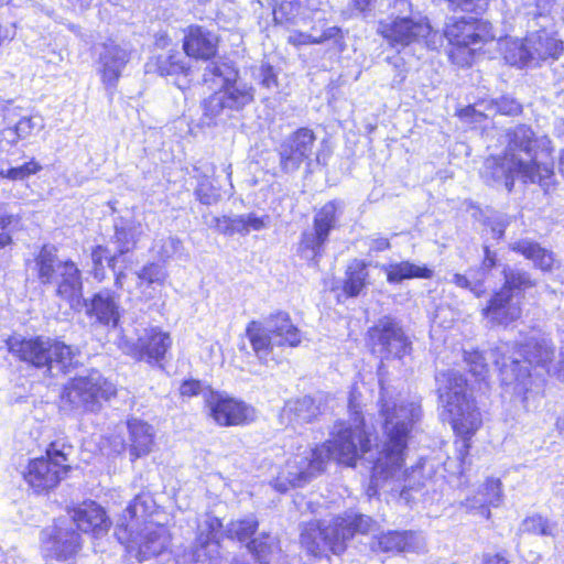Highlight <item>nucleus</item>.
<instances>
[{"instance_id": "nucleus-1", "label": "nucleus", "mask_w": 564, "mask_h": 564, "mask_svg": "<svg viewBox=\"0 0 564 564\" xmlns=\"http://www.w3.org/2000/svg\"><path fill=\"white\" fill-rule=\"evenodd\" d=\"M351 419L334 425L330 438L314 449L289 458L273 479L279 492L301 487L319 475L326 464L334 459L346 466H355L359 458L373 464L368 496L376 495L382 480L400 478L405 460L408 441L415 423L421 419V405L414 400L398 394L390 395L381 389L380 415L383 420V440L377 445V456L371 453L370 434L352 395L349 401Z\"/></svg>"}, {"instance_id": "nucleus-2", "label": "nucleus", "mask_w": 564, "mask_h": 564, "mask_svg": "<svg viewBox=\"0 0 564 564\" xmlns=\"http://www.w3.org/2000/svg\"><path fill=\"white\" fill-rule=\"evenodd\" d=\"M153 507L154 501L150 495H137L117 523L118 539L121 543L128 542V551L135 552V557L140 562L163 554L171 542V535L165 525L145 522Z\"/></svg>"}, {"instance_id": "nucleus-3", "label": "nucleus", "mask_w": 564, "mask_h": 564, "mask_svg": "<svg viewBox=\"0 0 564 564\" xmlns=\"http://www.w3.org/2000/svg\"><path fill=\"white\" fill-rule=\"evenodd\" d=\"M372 519L352 511L330 521H311L303 525L301 544L312 555L319 556L326 551L340 554L346 549V542L355 533H367L372 528Z\"/></svg>"}, {"instance_id": "nucleus-4", "label": "nucleus", "mask_w": 564, "mask_h": 564, "mask_svg": "<svg viewBox=\"0 0 564 564\" xmlns=\"http://www.w3.org/2000/svg\"><path fill=\"white\" fill-rule=\"evenodd\" d=\"M435 381L443 415L457 435L468 440L480 427L481 415L466 392V379L458 371L448 369L438 372Z\"/></svg>"}, {"instance_id": "nucleus-5", "label": "nucleus", "mask_w": 564, "mask_h": 564, "mask_svg": "<svg viewBox=\"0 0 564 564\" xmlns=\"http://www.w3.org/2000/svg\"><path fill=\"white\" fill-rule=\"evenodd\" d=\"M554 349L544 338H531L524 345V351H516L508 343H500L490 351L494 364L499 368L501 382L514 386V391L522 393L528 390L531 373L528 365L545 366L553 358Z\"/></svg>"}, {"instance_id": "nucleus-6", "label": "nucleus", "mask_w": 564, "mask_h": 564, "mask_svg": "<svg viewBox=\"0 0 564 564\" xmlns=\"http://www.w3.org/2000/svg\"><path fill=\"white\" fill-rule=\"evenodd\" d=\"M302 341L299 328L288 313L279 312L263 322L249 324V343L256 358L264 366L278 365L284 347H297Z\"/></svg>"}, {"instance_id": "nucleus-7", "label": "nucleus", "mask_w": 564, "mask_h": 564, "mask_svg": "<svg viewBox=\"0 0 564 564\" xmlns=\"http://www.w3.org/2000/svg\"><path fill=\"white\" fill-rule=\"evenodd\" d=\"M481 176L488 184L503 186L508 192L512 191L516 177L524 183H538L547 192L553 185L554 165L536 159L527 162L522 158H513L505 153L503 156L486 159Z\"/></svg>"}, {"instance_id": "nucleus-8", "label": "nucleus", "mask_w": 564, "mask_h": 564, "mask_svg": "<svg viewBox=\"0 0 564 564\" xmlns=\"http://www.w3.org/2000/svg\"><path fill=\"white\" fill-rule=\"evenodd\" d=\"M6 343L10 354L36 368L47 367L50 371L56 369L66 373L78 364L74 348L47 337L25 338L14 334Z\"/></svg>"}, {"instance_id": "nucleus-9", "label": "nucleus", "mask_w": 564, "mask_h": 564, "mask_svg": "<svg viewBox=\"0 0 564 564\" xmlns=\"http://www.w3.org/2000/svg\"><path fill=\"white\" fill-rule=\"evenodd\" d=\"M37 278L43 284H54L56 295L76 307L83 299L82 272L72 260H59L53 246H44L36 259Z\"/></svg>"}, {"instance_id": "nucleus-10", "label": "nucleus", "mask_w": 564, "mask_h": 564, "mask_svg": "<svg viewBox=\"0 0 564 564\" xmlns=\"http://www.w3.org/2000/svg\"><path fill=\"white\" fill-rule=\"evenodd\" d=\"M70 445L59 441L52 442L46 449V456L29 462L23 471L24 480L37 494L55 488L70 469Z\"/></svg>"}, {"instance_id": "nucleus-11", "label": "nucleus", "mask_w": 564, "mask_h": 564, "mask_svg": "<svg viewBox=\"0 0 564 564\" xmlns=\"http://www.w3.org/2000/svg\"><path fill=\"white\" fill-rule=\"evenodd\" d=\"M378 33L392 46H408L413 43L424 44L436 50L443 44V35L434 31L426 17L413 14L394 17L380 21Z\"/></svg>"}, {"instance_id": "nucleus-12", "label": "nucleus", "mask_w": 564, "mask_h": 564, "mask_svg": "<svg viewBox=\"0 0 564 564\" xmlns=\"http://www.w3.org/2000/svg\"><path fill=\"white\" fill-rule=\"evenodd\" d=\"M116 394V387L97 370L87 376L72 379L64 388L62 400L72 409L97 412L102 401H108Z\"/></svg>"}, {"instance_id": "nucleus-13", "label": "nucleus", "mask_w": 564, "mask_h": 564, "mask_svg": "<svg viewBox=\"0 0 564 564\" xmlns=\"http://www.w3.org/2000/svg\"><path fill=\"white\" fill-rule=\"evenodd\" d=\"M116 344L123 354L138 361H145L151 366H161V361L172 346V338L169 333L159 327H149L138 335L137 341L129 339L126 334L121 333Z\"/></svg>"}, {"instance_id": "nucleus-14", "label": "nucleus", "mask_w": 564, "mask_h": 564, "mask_svg": "<svg viewBox=\"0 0 564 564\" xmlns=\"http://www.w3.org/2000/svg\"><path fill=\"white\" fill-rule=\"evenodd\" d=\"M82 549V538L67 518L57 519L41 532V550L46 558L67 561Z\"/></svg>"}, {"instance_id": "nucleus-15", "label": "nucleus", "mask_w": 564, "mask_h": 564, "mask_svg": "<svg viewBox=\"0 0 564 564\" xmlns=\"http://www.w3.org/2000/svg\"><path fill=\"white\" fill-rule=\"evenodd\" d=\"M371 349L381 359H401L411 351V343L401 326L390 317L379 319L368 330Z\"/></svg>"}, {"instance_id": "nucleus-16", "label": "nucleus", "mask_w": 564, "mask_h": 564, "mask_svg": "<svg viewBox=\"0 0 564 564\" xmlns=\"http://www.w3.org/2000/svg\"><path fill=\"white\" fill-rule=\"evenodd\" d=\"M167 276L164 264L149 262L137 271L134 276H129L123 271L116 273L115 285L133 297L150 300L154 297L158 289L164 285Z\"/></svg>"}, {"instance_id": "nucleus-17", "label": "nucleus", "mask_w": 564, "mask_h": 564, "mask_svg": "<svg viewBox=\"0 0 564 564\" xmlns=\"http://www.w3.org/2000/svg\"><path fill=\"white\" fill-rule=\"evenodd\" d=\"M506 153L509 156L551 162L553 147L546 135L535 137L532 129L525 124L517 126L508 132V147Z\"/></svg>"}, {"instance_id": "nucleus-18", "label": "nucleus", "mask_w": 564, "mask_h": 564, "mask_svg": "<svg viewBox=\"0 0 564 564\" xmlns=\"http://www.w3.org/2000/svg\"><path fill=\"white\" fill-rule=\"evenodd\" d=\"M316 135L312 129L299 128L280 145V164L283 171H297L302 164L311 166L315 154Z\"/></svg>"}, {"instance_id": "nucleus-19", "label": "nucleus", "mask_w": 564, "mask_h": 564, "mask_svg": "<svg viewBox=\"0 0 564 564\" xmlns=\"http://www.w3.org/2000/svg\"><path fill=\"white\" fill-rule=\"evenodd\" d=\"M444 36L458 47L476 46L495 40L496 34L490 22L474 18L449 19Z\"/></svg>"}, {"instance_id": "nucleus-20", "label": "nucleus", "mask_w": 564, "mask_h": 564, "mask_svg": "<svg viewBox=\"0 0 564 564\" xmlns=\"http://www.w3.org/2000/svg\"><path fill=\"white\" fill-rule=\"evenodd\" d=\"M220 528L221 523L216 518H209L198 525L197 535L192 551L183 555V560L176 564H193L209 561L216 563L220 556Z\"/></svg>"}, {"instance_id": "nucleus-21", "label": "nucleus", "mask_w": 564, "mask_h": 564, "mask_svg": "<svg viewBox=\"0 0 564 564\" xmlns=\"http://www.w3.org/2000/svg\"><path fill=\"white\" fill-rule=\"evenodd\" d=\"M246 102L247 95L243 90H218L204 100L200 123L207 127L223 123L234 117V111L242 110Z\"/></svg>"}, {"instance_id": "nucleus-22", "label": "nucleus", "mask_w": 564, "mask_h": 564, "mask_svg": "<svg viewBox=\"0 0 564 564\" xmlns=\"http://www.w3.org/2000/svg\"><path fill=\"white\" fill-rule=\"evenodd\" d=\"M129 61L130 52L126 47L113 42L102 45L97 61V73L108 95L115 94Z\"/></svg>"}, {"instance_id": "nucleus-23", "label": "nucleus", "mask_w": 564, "mask_h": 564, "mask_svg": "<svg viewBox=\"0 0 564 564\" xmlns=\"http://www.w3.org/2000/svg\"><path fill=\"white\" fill-rule=\"evenodd\" d=\"M7 128L2 130L3 139L11 144L26 140L45 127L42 116L28 113L23 108L9 104L3 109Z\"/></svg>"}, {"instance_id": "nucleus-24", "label": "nucleus", "mask_w": 564, "mask_h": 564, "mask_svg": "<svg viewBox=\"0 0 564 564\" xmlns=\"http://www.w3.org/2000/svg\"><path fill=\"white\" fill-rule=\"evenodd\" d=\"M337 204L329 202L325 204L314 217V231L305 232L301 242L304 257L316 260L321 254L322 247L327 241L330 230L335 227Z\"/></svg>"}, {"instance_id": "nucleus-25", "label": "nucleus", "mask_w": 564, "mask_h": 564, "mask_svg": "<svg viewBox=\"0 0 564 564\" xmlns=\"http://www.w3.org/2000/svg\"><path fill=\"white\" fill-rule=\"evenodd\" d=\"M503 500L502 485L498 478H487L479 485L473 496L466 497L462 506L474 514L489 519L490 507H499Z\"/></svg>"}, {"instance_id": "nucleus-26", "label": "nucleus", "mask_w": 564, "mask_h": 564, "mask_svg": "<svg viewBox=\"0 0 564 564\" xmlns=\"http://www.w3.org/2000/svg\"><path fill=\"white\" fill-rule=\"evenodd\" d=\"M522 313L520 303L508 289H501L489 300L482 314L492 325L508 326L520 318Z\"/></svg>"}, {"instance_id": "nucleus-27", "label": "nucleus", "mask_w": 564, "mask_h": 564, "mask_svg": "<svg viewBox=\"0 0 564 564\" xmlns=\"http://www.w3.org/2000/svg\"><path fill=\"white\" fill-rule=\"evenodd\" d=\"M87 315L94 318L96 323L109 327L117 328L121 318L119 300L115 297L109 290L96 293L86 304Z\"/></svg>"}, {"instance_id": "nucleus-28", "label": "nucleus", "mask_w": 564, "mask_h": 564, "mask_svg": "<svg viewBox=\"0 0 564 564\" xmlns=\"http://www.w3.org/2000/svg\"><path fill=\"white\" fill-rule=\"evenodd\" d=\"M70 522L85 533L99 536L109 529V521L105 510L95 501H85L73 510Z\"/></svg>"}, {"instance_id": "nucleus-29", "label": "nucleus", "mask_w": 564, "mask_h": 564, "mask_svg": "<svg viewBox=\"0 0 564 564\" xmlns=\"http://www.w3.org/2000/svg\"><path fill=\"white\" fill-rule=\"evenodd\" d=\"M218 37L198 25H191L183 42V50L188 57L209 59L216 54Z\"/></svg>"}, {"instance_id": "nucleus-30", "label": "nucleus", "mask_w": 564, "mask_h": 564, "mask_svg": "<svg viewBox=\"0 0 564 564\" xmlns=\"http://www.w3.org/2000/svg\"><path fill=\"white\" fill-rule=\"evenodd\" d=\"M529 53L532 65L541 62L555 61L563 53V43L545 30L532 32L527 35Z\"/></svg>"}, {"instance_id": "nucleus-31", "label": "nucleus", "mask_w": 564, "mask_h": 564, "mask_svg": "<svg viewBox=\"0 0 564 564\" xmlns=\"http://www.w3.org/2000/svg\"><path fill=\"white\" fill-rule=\"evenodd\" d=\"M206 402L212 417L219 425H237L245 417L243 404L232 398L220 393H210Z\"/></svg>"}, {"instance_id": "nucleus-32", "label": "nucleus", "mask_w": 564, "mask_h": 564, "mask_svg": "<svg viewBox=\"0 0 564 564\" xmlns=\"http://www.w3.org/2000/svg\"><path fill=\"white\" fill-rule=\"evenodd\" d=\"M495 263V254L486 247L482 264L478 269L468 270L466 274L455 273L451 282L460 289L468 290L476 297H480L486 293V271L492 268Z\"/></svg>"}, {"instance_id": "nucleus-33", "label": "nucleus", "mask_w": 564, "mask_h": 564, "mask_svg": "<svg viewBox=\"0 0 564 564\" xmlns=\"http://www.w3.org/2000/svg\"><path fill=\"white\" fill-rule=\"evenodd\" d=\"M422 546L423 539L421 535L411 531H392L378 536L372 549L382 552H417Z\"/></svg>"}, {"instance_id": "nucleus-34", "label": "nucleus", "mask_w": 564, "mask_h": 564, "mask_svg": "<svg viewBox=\"0 0 564 564\" xmlns=\"http://www.w3.org/2000/svg\"><path fill=\"white\" fill-rule=\"evenodd\" d=\"M129 431V451L133 459L148 455L154 443L153 427L138 419L129 420L127 423Z\"/></svg>"}, {"instance_id": "nucleus-35", "label": "nucleus", "mask_w": 564, "mask_h": 564, "mask_svg": "<svg viewBox=\"0 0 564 564\" xmlns=\"http://www.w3.org/2000/svg\"><path fill=\"white\" fill-rule=\"evenodd\" d=\"M238 78V70L226 59H217L207 65L204 72V82L210 88H219L223 91H234L232 85Z\"/></svg>"}, {"instance_id": "nucleus-36", "label": "nucleus", "mask_w": 564, "mask_h": 564, "mask_svg": "<svg viewBox=\"0 0 564 564\" xmlns=\"http://www.w3.org/2000/svg\"><path fill=\"white\" fill-rule=\"evenodd\" d=\"M381 270L386 273L387 281L391 284L401 283L408 279H431L434 274V271L427 265L411 261L382 264Z\"/></svg>"}, {"instance_id": "nucleus-37", "label": "nucleus", "mask_w": 564, "mask_h": 564, "mask_svg": "<svg viewBox=\"0 0 564 564\" xmlns=\"http://www.w3.org/2000/svg\"><path fill=\"white\" fill-rule=\"evenodd\" d=\"M142 234V225L134 220L116 224L113 242L117 247V258L131 252L135 248Z\"/></svg>"}, {"instance_id": "nucleus-38", "label": "nucleus", "mask_w": 564, "mask_h": 564, "mask_svg": "<svg viewBox=\"0 0 564 564\" xmlns=\"http://www.w3.org/2000/svg\"><path fill=\"white\" fill-rule=\"evenodd\" d=\"M512 250L531 260L542 271H551L555 263L553 253L533 241L520 240L514 242Z\"/></svg>"}, {"instance_id": "nucleus-39", "label": "nucleus", "mask_w": 564, "mask_h": 564, "mask_svg": "<svg viewBox=\"0 0 564 564\" xmlns=\"http://www.w3.org/2000/svg\"><path fill=\"white\" fill-rule=\"evenodd\" d=\"M249 553L259 564H272L279 560L281 549L275 536L265 534L249 541Z\"/></svg>"}, {"instance_id": "nucleus-40", "label": "nucleus", "mask_w": 564, "mask_h": 564, "mask_svg": "<svg viewBox=\"0 0 564 564\" xmlns=\"http://www.w3.org/2000/svg\"><path fill=\"white\" fill-rule=\"evenodd\" d=\"M500 50L505 61L517 67L532 65V56L529 53L528 39L524 40L509 37L500 43Z\"/></svg>"}, {"instance_id": "nucleus-41", "label": "nucleus", "mask_w": 564, "mask_h": 564, "mask_svg": "<svg viewBox=\"0 0 564 564\" xmlns=\"http://www.w3.org/2000/svg\"><path fill=\"white\" fill-rule=\"evenodd\" d=\"M319 413L318 406L315 404L313 398L305 395L296 400L286 402L283 409V416L296 423H306L317 416Z\"/></svg>"}, {"instance_id": "nucleus-42", "label": "nucleus", "mask_w": 564, "mask_h": 564, "mask_svg": "<svg viewBox=\"0 0 564 564\" xmlns=\"http://www.w3.org/2000/svg\"><path fill=\"white\" fill-rule=\"evenodd\" d=\"M188 66L180 59L178 54H161L151 58L145 64V72L156 73L161 76L186 73Z\"/></svg>"}, {"instance_id": "nucleus-43", "label": "nucleus", "mask_w": 564, "mask_h": 564, "mask_svg": "<svg viewBox=\"0 0 564 564\" xmlns=\"http://www.w3.org/2000/svg\"><path fill=\"white\" fill-rule=\"evenodd\" d=\"M368 276L366 264L362 261L354 260L347 268V279L344 291L348 296H357L366 284Z\"/></svg>"}, {"instance_id": "nucleus-44", "label": "nucleus", "mask_w": 564, "mask_h": 564, "mask_svg": "<svg viewBox=\"0 0 564 564\" xmlns=\"http://www.w3.org/2000/svg\"><path fill=\"white\" fill-rule=\"evenodd\" d=\"M91 260L94 263V276L98 281H102L105 279V270H104V260H107L108 267L111 268L113 273H118L119 271H116V262H117V254L108 256L107 248L102 246H97L91 251Z\"/></svg>"}, {"instance_id": "nucleus-45", "label": "nucleus", "mask_w": 564, "mask_h": 564, "mask_svg": "<svg viewBox=\"0 0 564 564\" xmlns=\"http://www.w3.org/2000/svg\"><path fill=\"white\" fill-rule=\"evenodd\" d=\"M464 361L466 362L469 372L478 380H485L489 371L486 357L478 350L464 349Z\"/></svg>"}, {"instance_id": "nucleus-46", "label": "nucleus", "mask_w": 564, "mask_h": 564, "mask_svg": "<svg viewBox=\"0 0 564 564\" xmlns=\"http://www.w3.org/2000/svg\"><path fill=\"white\" fill-rule=\"evenodd\" d=\"M41 169V165L36 161L31 160L21 166L10 167L7 170L0 169V177L11 181H23L30 175L37 173Z\"/></svg>"}, {"instance_id": "nucleus-47", "label": "nucleus", "mask_w": 564, "mask_h": 564, "mask_svg": "<svg viewBox=\"0 0 564 564\" xmlns=\"http://www.w3.org/2000/svg\"><path fill=\"white\" fill-rule=\"evenodd\" d=\"M522 532L539 534V535H553V527L549 521L541 516L534 514L525 518L520 527Z\"/></svg>"}, {"instance_id": "nucleus-48", "label": "nucleus", "mask_w": 564, "mask_h": 564, "mask_svg": "<svg viewBox=\"0 0 564 564\" xmlns=\"http://www.w3.org/2000/svg\"><path fill=\"white\" fill-rule=\"evenodd\" d=\"M505 285L501 289H508L512 294L514 290L523 291L534 285L533 281L527 272H505Z\"/></svg>"}, {"instance_id": "nucleus-49", "label": "nucleus", "mask_w": 564, "mask_h": 564, "mask_svg": "<svg viewBox=\"0 0 564 564\" xmlns=\"http://www.w3.org/2000/svg\"><path fill=\"white\" fill-rule=\"evenodd\" d=\"M216 229L225 235H234L247 228V220L243 217H215L213 219Z\"/></svg>"}, {"instance_id": "nucleus-50", "label": "nucleus", "mask_w": 564, "mask_h": 564, "mask_svg": "<svg viewBox=\"0 0 564 564\" xmlns=\"http://www.w3.org/2000/svg\"><path fill=\"white\" fill-rule=\"evenodd\" d=\"M195 194L199 202L205 205H212L219 198V193L215 189L208 180L202 181L195 189Z\"/></svg>"}, {"instance_id": "nucleus-51", "label": "nucleus", "mask_w": 564, "mask_h": 564, "mask_svg": "<svg viewBox=\"0 0 564 564\" xmlns=\"http://www.w3.org/2000/svg\"><path fill=\"white\" fill-rule=\"evenodd\" d=\"M15 224H18V219L13 215L0 216V249L11 243V230Z\"/></svg>"}, {"instance_id": "nucleus-52", "label": "nucleus", "mask_w": 564, "mask_h": 564, "mask_svg": "<svg viewBox=\"0 0 564 564\" xmlns=\"http://www.w3.org/2000/svg\"><path fill=\"white\" fill-rule=\"evenodd\" d=\"M492 106L502 115L513 116L521 112V105L510 97H501L500 99L494 100Z\"/></svg>"}, {"instance_id": "nucleus-53", "label": "nucleus", "mask_w": 564, "mask_h": 564, "mask_svg": "<svg viewBox=\"0 0 564 564\" xmlns=\"http://www.w3.org/2000/svg\"><path fill=\"white\" fill-rule=\"evenodd\" d=\"M335 40L337 44L341 45V41L344 39L343 36V31L340 28H337V26H329V28H326L321 35L318 36H315L313 34H311V40L310 41V44H322L328 40Z\"/></svg>"}, {"instance_id": "nucleus-54", "label": "nucleus", "mask_w": 564, "mask_h": 564, "mask_svg": "<svg viewBox=\"0 0 564 564\" xmlns=\"http://www.w3.org/2000/svg\"><path fill=\"white\" fill-rule=\"evenodd\" d=\"M181 247V240L176 237L170 236L162 240V246L159 250V256L162 260H167L172 258L175 253H177Z\"/></svg>"}, {"instance_id": "nucleus-55", "label": "nucleus", "mask_w": 564, "mask_h": 564, "mask_svg": "<svg viewBox=\"0 0 564 564\" xmlns=\"http://www.w3.org/2000/svg\"><path fill=\"white\" fill-rule=\"evenodd\" d=\"M262 76V85L268 89H274L278 87L276 75L273 72V68L270 66L263 67L261 69Z\"/></svg>"}, {"instance_id": "nucleus-56", "label": "nucleus", "mask_w": 564, "mask_h": 564, "mask_svg": "<svg viewBox=\"0 0 564 564\" xmlns=\"http://www.w3.org/2000/svg\"><path fill=\"white\" fill-rule=\"evenodd\" d=\"M200 382L197 380L184 381L180 388V392L184 397L197 395L200 392Z\"/></svg>"}, {"instance_id": "nucleus-57", "label": "nucleus", "mask_w": 564, "mask_h": 564, "mask_svg": "<svg viewBox=\"0 0 564 564\" xmlns=\"http://www.w3.org/2000/svg\"><path fill=\"white\" fill-rule=\"evenodd\" d=\"M459 117L462 119H470L473 122H480L485 116L474 106H468L459 111Z\"/></svg>"}, {"instance_id": "nucleus-58", "label": "nucleus", "mask_w": 564, "mask_h": 564, "mask_svg": "<svg viewBox=\"0 0 564 564\" xmlns=\"http://www.w3.org/2000/svg\"><path fill=\"white\" fill-rule=\"evenodd\" d=\"M311 33L293 32L289 35L288 42L294 46L308 45Z\"/></svg>"}, {"instance_id": "nucleus-59", "label": "nucleus", "mask_w": 564, "mask_h": 564, "mask_svg": "<svg viewBox=\"0 0 564 564\" xmlns=\"http://www.w3.org/2000/svg\"><path fill=\"white\" fill-rule=\"evenodd\" d=\"M390 248V241L384 237H375L369 240V250L375 252L384 251Z\"/></svg>"}, {"instance_id": "nucleus-60", "label": "nucleus", "mask_w": 564, "mask_h": 564, "mask_svg": "<svg viewBox=\"0 0 564 564\" xmlns=\"http://www.w3.org/2000/svg\"><path fill=\"white\" fill-rule=\"evenodd\" d=\"M555 0H534V6L536 8V14L545 15L551 12L554 7Z\"/></svg>"}, {"instance_id": "nucleus-61", "label": "nucleus", "mask_w": 564, "mask_h": 564, "mask_svg": "<svg viewBox=\"0 0 564 564\" xmlns=\"http://www.w3.org/2000/svg\"><path fill=\"white\" fill-rule=\"evenodd\" d=\"M481 564H509V562L501 554L487 553L484 554Z\"/></svg>"}, {"instance_id": "nucleus-62", "label": "nucleus", "mask_w": 564, "mask_h": 564, "mask_svg": "<svg viewBox=\"0 0 564 564\" xmlns=\"http://www.w3.org/2000/svg\"><path fill=\"white\" fill-rule=\"evenodd\" d=\"M15 35L13 28H3L0 25V45L6 41H11Z\"/></svg>"}, {"instance_id": "nucleus-63", "label": "nucleus", "mask_w": 564, "mask_h": 564, "mask_svg": "<svg viewBox=\"0 0 564 564\" xmlns=\"http://www.w3.org/2000/svg\"><path fill=\"white\" fill-rule=\"evenodd\" d=\"M372 0H352L354 8L359 12H366L370 10Z\"/></svg>"}, {"instance_id": "nucleus-64", "label": "nucleus", "mask_w": 564, "mask_h": 564, "mask_svg": "<svg viewBox=\"0 0 564 564\" xmlns=\"http://www.w3.org/2000/svg\"><path fill=\"white\" fill-rule=\"evenodd\" d=\"M264 226V221L261 218L249 215V228L259 230Z\"/></svg>"}]
</instances>
